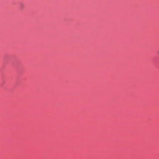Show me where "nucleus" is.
Returning <instances> with one entry per match:
<instances>
[{
  "label": "nucleus",
  "instance_id": "obj_1",
  "mask_svg": "<svg viewBox=\"0 0 159 159\" xmlns=\"http://www.w3.org/2000/svg\"><path fill=\"white\" fill-rule=\"evenodd\" d=\"M158 53H159V52H158Z\"/></svg>",
  "mask_w": 159,
  "mask_h": 159
}]
</instances>
